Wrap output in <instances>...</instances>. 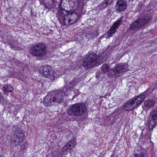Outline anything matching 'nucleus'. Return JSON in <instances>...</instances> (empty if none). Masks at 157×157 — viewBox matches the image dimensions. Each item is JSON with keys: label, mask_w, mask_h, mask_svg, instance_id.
Listing matches in <instances>:
<instances>
[{"label": "nucleus", "mask_w": 157, "mask_h": 157, "mask_svg": "<svg viewBox=\"0 0 157 157\" xmlns=\"http://www.w3.org/2000/svg\"><path fill=\"white\" fill-rule=\"evenodd\" d=\"M64 87L60 90L49 92L45 97L43 104L46 106L54 105L55 103H60L63 100L64 96L67 95Z\"/></svg>", "instance_id": "1"}, {"label": "nucleus", "mask_w": 157, "mask_h": 157, "mask_svg": "<svg viewBox=\"0 0 157 157\" xmlns=\"http://www.w3.org/2000/svg\"><path fill=\"white\" fill-rule=\"evenodd\" d=\"M102 62L101 56L93 53H88L84 58L82 65L85 69H89L99 65Z\"/></svg>", "instance_id": "2"}, {"label": "nucleus", "mask_w": 157, "mask_h": 157, "mask_svg": "<svg viewBox=\"0 0 157 157\" xmlns=\"http://www.w3.org/2000/svg\"><path fill=\"white\" fill-rule=\"evenodd\" d=\"M46 46L44 44L39 43L32 46L29 52L35 57H42L46 54Z\"/></svg>", "instance_id": "3"}, {"label": "nucleus", "mask_w": 157, "mask_h": 157, "mask_svg": "<svg viewBox=\"0 0 157 157\" xmlns=\"http://www.w3.org/2000/svg\"><path fill=\"white\" fill-rule=\"evenodd\" d=\"M51 68L50 66H42L40 67L39 71L40 74L43 76L48 78L51 80H54L59 77V71H51Z\"/></svg>", "instance_id": "4"}, {"label": "nucleus", "mask_w": 157, "mask_h": 157, "mask_svg": "<svg viewBox=\"0 0 157 157\" xmlns=\"http://www.w3.org/2000/svg\"><path fill=\"white\" fill-rule=\"evenodd\" d=\"M149 20V19L147 17L144 18L138 19L131 24L129 27V29L130 30L137 31L144 27Z\"/></svg>", "instance_id": "5"}, {"label": "nucleus", "mask_w": 157, "mask_h": 157, "mask_svg": "<svg viewBox=\"0 0 157 157\" xmlns=\"http://www.w3.org/2000/svg\"><path fill=\"white\" fill-rule=\"evenodd\" d=\"M25 139V133L22 131L17 129L14 132L12 137L11 141L14 143L16 146L20 144L24 141Z\"/></svg>", "instance_id": "6"}, {"label": "nucleus", "mask_w": 157, "mask_h": 157, "mask_svg": "<svg viewBox=\"0 0 157 157\" xmlns=\"http://www.w3.org/2000/svg\"><path fill=\"white\" fill-rule=\"evenodd\" d=\"M125 66H126L125 64L119 63L116 66L114 69H111L109 72L113 77L116 78L120 77L123 72L126 71Z\"/></svg>", "instance_id": "7"}, {"label": "nucleus", "mask_w": 157, "mask_h": 157, "mask_svg": "<svg viewBox=\"0 0 157 157\" xmlns=\"http://www.w3.org/2000/svg\"><path fill=\"white\" fill-rule=\"evenodd\" d=\"M127 3L125 0H118L116 2L115 10L120 13L123 12L127 8Z\"/></svg>", "instance_id": "8"}, {"label": "nucleus", "mask_w": 157, "mask_h": 157, "mask_svg": "<svg viewBox=\"0 0 157 157\" xmlns=\"http://www.w3.org/2000/svg\"><path fill=\"white\" fill-rule=\"evenodd\" d=\"M122 20L121 19L118 20L114 23L113 26L111 27L105 34V35L107 36L106 38H110L112 36L113 34L115 33L116 29H117L121 25Z\"/></svg>", "instance_id": "9"}, {"label": "nucleus", "mask_w": 157, "mask_h": 157, "mask_svg": "<svg viewBox=\"0 0 157 157\" xmlns=\"http://www.w3.org/2000/svg\"><path fill=\"white\" fill-rule=\"evenodd\" d=\"M135 154L133 157H147V151L141 146H137L134 149Z\"/></svg>", "instance_id": "10"}, {"label": "nucleus", "mask_w": 157, "mask_h": 157, "mask_svg": "<svg viewBox=\"0 0 157 157\" xmlns=\"http://www.w3.org/2000/svg\"><path fill=\"white\" fill-rule=\"evenodd\" d=\"M151 117V119H149L148 121V124L150 128L152 127L154 128L155 125L157 124V110H153L150 113Z\"/></svg>", "instance_id": "11"}, {"label": "nucleus", "mask_w": 157, "mask_h": 157, "mask_svg": "<svg viewBox=\"0 0 157 157\" xmlns=\"http://www.w3.org/2000/svg\"><path fill=\"white\" fill-rule=\"evenodd\" d=\"M151 127L150 128L149 127L148 130H147V128L144 129L141 133L140 138L147 139V140L149 139L151 140V135L152 132V130L150 129Z\"/></svg>", "instance_id": "12"}, {"label": "nucleus", "mask_w": 157, "mask_h": 157, "mask_svg": "<svg viewBox=\"0 0 157 157\" xmlns=\"http://www.w3.org/2000/svg\"><path fill=\"white\" fill-rule=\"evenodd\" d=\"M85 109H69L68 113L70 115L78 116L85 113Z\"/></svg>", "instance_id": "13"}, {"label": "nucleus", "mask_w": 157, "mask_h": 157, "mask_svg": "<svg viewBox=\"0 0 157 157\" xmlns=\"http://www.w3.org/2000/svg\"><path fill=\"white\" fill-rule=\"evenodd\" d=\"M60 9L61 13L60 14V18H59V21H63L66 18H67L68 16V15L70 14L68 13V10H66L63 6H61V5L60 6Z\"/></svg>", "instance_id": "14"}, {"label": "nucleus", "mask_w": 157, "mask_h": 157, "mask_svg": "<svg viewBox=\"0 0 157 157\" xmlns=\"http://www.w3.org/2000/svg\"><path fill=\"white\" fill-rule=\"evenodd\" d=\"M145 97L144 95L140 94L132 98L135 104V107H138L143 102Z\"/></svg>", "instance_id": "15"}, {"label": "nucleus", "mask_w": 157, "mask_h": 157, "mask_svg": "<svg viewBox=\"0 0 157 157\" xmlns=\"http://www.w3.org/2000/svg\"><path fill=\"white\" fill-rule=\"evenodd\" d=\"M78 82L76 81V79H74L71 81L69 84H66L64 87V90L66 91V92L68 90H70L71 88H73L74 86H75L77 84Z\"/></svg>", "instance_id": "16"}, {"label": "nucleus", "mask_w": 157, "mask_h": 157, "mask_svg": "<svg viewBox=\"0 0 157 157\" xmlns=\"http://www.w3.org/2000/svg\"><path fill=\"white\" fill-rule=\"evenodd\" d=\"M87 31L88 32L86 34V37L88 39L97 37L98 35V33L97 31L92 30L90 29H88Z\"/></svg>", "instance_id": "17"}, {"label": "nucleus", "mask_w": 157, "mask_h": 157, "mask_svg": "<svg viewBox=\"0 0 157 157\" xmlns=\"http://www.w3.org/2000/svg\"><path fill=\"white\" fill-rule=\"evenodd\" d=\"M45 7L49 10L55 6L54 0H43Z\"/></svg>", "instance_id": "18"}, {"label": "nucleus", "mask_w": 157, "mask_h": 157, "mask_svg": "<svg viewBox=\"0 0 157 157\" xmlns=\"http://www.w3.org/2000/svg\"><path fill=\"white\" fill-rule=\"evenodd\" d=\"M70 108H86L87 107L86 104L83 102L76 103L71 105Z\"/></svg>", "instance_id": "19"}, {"label": "nucleus", "mask_w": 157, "mask_h": 157, "mask_svg": "<svg viewBox=\"0 0 157 157\" xmlns=\"http://www.w3.org/2000/svg\"><path fill=\"white\" fill-rule=\"evenodd\" d=\"M124 106L125 108H129L132 107L133 108H136L135 107V104L134 102V101L133 99L128 100Z\"/></svg>", "instance_id": "20"}, {"label": "nucleus", "mask_w": 157, "mask_h": 157, "mask_svg": "<svg viewBox=\"0 0 157 157\" xmlns=\"http://www.w3.org/2000/svg\"><path fill=\"white\" fill-rule=\"evenodd\" d=\"M3 90L6 93L12 92L13 90V87L10 85H5L3 87Z\"/></svg>", "instance_id": "21"}, {"label": "nucleus", "mask_w": 157, "mask_h": 157, "mask_svg": "<svg viewBox=\"0 0 157 157\" xmlns=\"http://www.w3.org/2000/svg\"><path fill=\"white\" fill-rule=\"evenodd\" d=\"M155 103V101L152 100H147L145 101L144 105L147 107H153Z\"/></svg>", "instance_id": "22"}, {"label": "nucleus", "mask_w": 157, "mask_h": 157, "mask_svg": "<svg viewBox=\"0 0 157 157\" xmlns=\"http://www.w3.org/2000/svg\"><path fill=\"white\" fill-rule=\"evenodd\" d=\"M65 25L67 24L71 25L74 24L76 22L75 19H72L70 18V17H68L66 18L63 21Z\"/></svg>", "instance_id": "23"}, {"label": "nucleus", "mask_w": 157, "mask_h": 157, "mask_svg": "<svg viewBox=\"0 0 157 157\" xmlns=\"http://www.w3.org/2000/svg\"><path fill=\"white\" fill-rule=\"evenodd\" d=\"M77 142L75 140H72L68 141L67 144L68 145L71 149L72 148L76 145Z\"/></svg>", "instance_id": "24"}, {"label": "nucleus", "mask_w": 157, "mask_h": 157, "mask_svg": "<svg viewBox=\"0 0 157 157\" xmlns=\"http://www.w3.org/2000/svg\"><path fill=\"white\" fill-rule=\"evenodd\" d=\"M68 16V17H70V18L71 19H75V22L78 19V15L75 13H74L72 14H69Z\"/></svg>", "instance_id": "25"}, {"label": "nucleus", "mask_w": 157, "mask_h": 157, "mask_svg": "<svg viewBox=\"0 0 157 157\" xmlns=\"http://www.w3.org/2000/svg\"><path fill=\"white\" fill-rule=\"evenodd\" d=\"M110 67L107 64H104L102 65L101 70L104 72H106L109 71Z\"/></svg>", "instance_id": "26"}, {"label": "nucleus", "mask_w": 157, "mask_h": 157, "mask_svg": "<svg viewBox=\"0 0 157 157\" xmlns=\"http://www.w3.org/2000/svg\"><path fill=\"white\" fill-rule=\"evenodd\" d=\"M70 147L67 144L63 147L62 151L64 154H66L67 152H69L71 150V149Z\"/></svg>", "instance_id": "27"}, {"label": "nucleus", "mask_w": 157, "mask_h": 157, "mask_svg": "<svg viewBox=\"0 0 157 157\" xmlns=\"http://www.w3.org/2000/svg\"><path fill=\"white\" fill-rule=\"evenodd\" d=\"M10 48L15 50H20L21 48L17 45H13L12 44H10Z\"/></svg>", "instance_id": "28"}, {"label": "nucleus", "mask_w": 157, "mask_h": 157, "mask_svg": "<svg viewBox=\"0 0 157 157\" xmlns=\"http://www.w3.org/2000/svg\"><path fill=\"white\" fill-rule=\"evenodd\" d=\"M107 5H109L105 0L101 3V5L99 6V7L100 9H103L106 8L107 6Z\"/></svg>", "instance_id": "29"}, {"label": "nucleus", "mask_w": 157, "mask_h": 157, "mask_svg": "<svg viewBox=\"0 0 157 157\" xmlns=\"http://www.w3.org/2000/svg\"><path fill=\"white\" fill-rule=\"evenodd\" d=\"M106 2H107V3L108 4V5H110L113 2V0H105Z\"/></svg>", "instance_id": "30"}, {"label": "nucleus", "mask_w": 157, "mask_h": 157, "mask_svg": "<svg viewBox=\"0 0 157 157\" xmlns=\"http://www.w3.org/2000/svg\"><path fill=\"white\" fill-rule=\"evenodd\" d=\"M74 92L75 93V94H77V95H78L80 94L78 90L77 89H75L74 91Z\"/></svg>", "instance_id": "31"}, {"label": "nucleus", "mask_w": 157, "mask_h": 157, "mask_svg": "<svg viewBox=\"0 0 157 157\" xmlns=\"http://www.w3.org/2000/svg\"><path fill=\"white\" fill-rule=\"evenodd\" d=\"M118 44H117L116 45H113L111 47L110 50H113L115 49V48L116 47V46H117Z\"/></svg>", "instance_id": "32"}, {"label": "nucleus", "mask_w": 157, "mask_h": 157, "mask_svg": "<svg viewBox=\"0 0 157 157\" xmlns=\"http://www.w3.org/2000/svg\"><path fill=\"white\" fill-rule=\"evenodd\" d=\"M78 95H77V94H75L73 96L72 99L73 100Z\"/></svg>", "instance_id": "33"}, {"label": "nucleus", "mask_w": 157, "mask_h": 157, "mask_svg": "<svg viewBox=\"0 0 157 157\" xmlns=\"http://www.w3.org/2000/svg\"><path fill=\"white\" fill-rule=\"evenodd\" d=\"M125 109V111H131L133 109Z\"/></svg>", "instance_id": "34"}, {"label": "nucleus", "mask_w": 157, "mask_h": 157, "mask_svg": "<svg viewBox=\"0 0 157 157\" xmlns=\"http://www.w3.org/2000/svg\"><path fill=\"white\" fill-rule=\"evenodd\" d=\"M96 76L97 77H99L100 76V75H96Z\"/></svg>", "instance_id": "35"}, {"label": "nucleus", "mask_w": 157, "mask_h": 157, "mask_svg": "<svg viewBox=\"0 0 157 157\" xmlns=\"http://www.w3.org/2000/svg\"><path fill=\"white\" fill-rule=\"evenodd\" d=\"M156 89V87L155 86L153 88V90H154Z\"/></svg>", "instance_id": "36"}, {"label": "nucleus", "mask_w": 157, "mask_h": 157, "mask_svg": "<svg viewBox=\"0 0 157 157\" xmlns=\"http://www.w3.org/2000/svg\"><path fill=\"white\" fill-rule=\"evenodd\" d=\"M1 93H0V100H1Z\"/></svg>", "instance_id": "37"}, {"label": "nucleus", "mask_w": 157, "mask_h": 157, "mask_svg": "<svg viewBox=\"0 0 157 157\" xmlns=\"http://www.w3.org/2000/svg\"><path fill=\"white\" fill-rule=\"evenodd\" d=\"M130 0L131 1H133L134 0Z\"/></svg>", "instance_id": "38"}, {"label": "nucleus", "mask_w": 157, "mask_h": 157, "mask_svg": "<svg viewBox=\"0 0 157 157\" xmlns=\"http://www.w3.org/2000/svg\"><path fill=\"white\" fill-rule=\"evenodd\" d=\"M51 33H52V31H51Z\"/></svg>", "instance_id": "39"}, {"label": "nucleus", "mask_w": 157, "mask_h": 157, "mask_svg": "<svg viewBox=\"0 0 157 157\" xmlns=\"http://www.w3.org/2000/svg\"><path fill=\"white\" fill-rule=\"evenodd\" d=\"M112 157V155H111V157Z\"/></svg>", "instance_id": "40"}]
</instances>
